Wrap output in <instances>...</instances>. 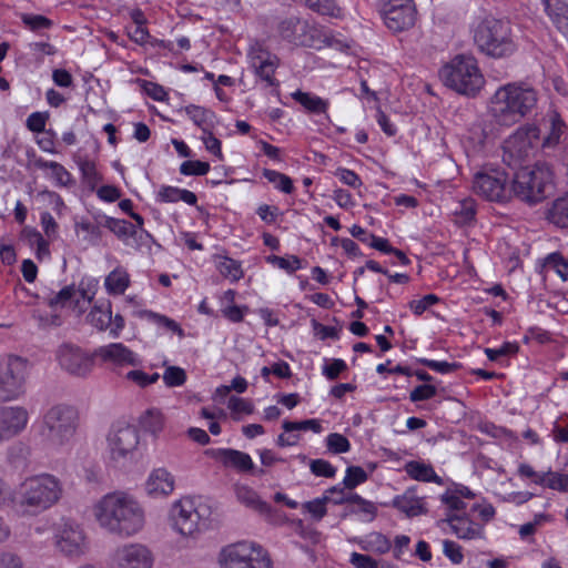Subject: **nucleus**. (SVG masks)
Instances as JSON below:
<instances>
[{
  "label": "nucleus",
  "instance_id": "f257e3e1",
  "mask_svg": "<svg viewBox=\"0 0 568 568\" xmlns=\"http://www.w3.org/2000/svg\"><path fill=\"white\" fill-rule=\"evenodd\" d=\"M539 92L531 84L514 81L499 87L490 97L488 113L499 125L511 126L537 108Z\"/></svg>",
  "mask_w": 568,
  "mask_h": 568
},
{
  "label": "nucleus",
  "instance_id": "f03ea898",
  "mask_svg": "<svg viewBox=\"0 0 568 568\" xmlns=\"http://www.w3.org/2000/svg\"><path fill=\"white\" fill-rule=\"evenodd\" d=\"M94 515L101 527L121 536H132L144 525L140 505L122 493L105 495L95 505Z\"/></svg>",
  "mask_w": 568,
  "mask_h": 568
},
{
  "label": "nucleus",
  "instance_id": "7ed1b4c3",
  "mask_svg": "<svg viewBox=\"0 0 568 568\" xmlns=\"http://www.w3.org/2000/svg\"><path fill=\"white\" fill-rule=\"evenodd\" d=\"M62 493V484L55 476L33 475L18 486L12 503L22 515L36 516L55 505Z\"/></svg>",
  "mask_w": 568,
  "mask_h": 568
},
{
  "label": "nucleus",
  "instance_id": "20e7f679",
  "mask_svg": "<svg viewBox=\"0 0 568 568\" xmlns=\"http://www.w3.org/2000/svg\"><path fill=\"white\" fill-rule=\"evenodd\" d=\"M474 43L483 54L493 59H507L518 49L508 20L485 18L474 30Z\"/></svg>",
  "mask_w": 568,
  "mask_h": 568
},
{
  "label": "nucleus",
  "instance_id": "39448f33",
  "mask_svg": "<svg viewBox=\"0 0 568 568\" xmlns=\"http://www.w3.org/2000/svg\"><path fill=\"white\" fill-rule=\"evenodd\" d=\"M443 83L459 94L475 97L484 87L485 79L473 57L457 55L439 71Z\"/></svg>",
  "mask_w": 568,
  "mask_h": 568
},
{
  "label": "nucleus",
  "instance_id": "423d86ee",
  "mask_svg": "<svg viewBox=\"0 0 568 568\" xmlns=\"http://www.w3.org/2000/svg\"><path fill=\"white\" fill-rule=\"evenodd\" d=\"M79 426L78 409L69 404H55L42 416L41 436L54 447L68 445Z\"/></svg>",
  "mask_w": 568,
  "mask_h": 568
},
{
  "label": "nucleus",
  "instance_id": "0eeeda50",
  "mask_svg": "<svg viewBox=\"0 0 568 568\" xmlns=\"http://www.w3.org/2000/svg\"><path fill=\"white\" fill-rule=\"evenodd\" d=\"M552 172L547 164L519 169L513 180L511 195L529 204L541 202L551 189Z\"/></svg>",
  "mask_w": 568,
  "mask_h": 568
},
{
  "label": "nucleus",
  "instance_id": "6e6552de",
  "mask_svg": "<svg viewBox=\"0 0 568 568\" xmlns=\"http://www.w3.org/2000/svg\"><path fill=\"white\" fill-rule=\"evenodd\" d=\"M211 508L204 501L184 497L175 501L170 510L173 528L183 536H194L210 524Z\"/></svg>",
  "mask_w": 568,
  "mask_h": 568
},
{
  "label": "nucleus",
  "instance_id": "1a4fd4ad",
  "mask_svg": "<svg viewBox=\"0 0 568 568\" xmlns=\"http://www.w3.org/2000/svg\"><path fill=\"white\" fill-rule=\"evenodd\" d=\"M222 568H272L268 552L253 541H237L224 546L219 554Z\"/></svg>",
  "mask_w": 568,
  "mask_h": 568
},
{
  "label": "nucleus",
  "instance_id": "9d476101",
  "mask_svg": "<svg viewBox=\"0 0 568 568\" xmlns=\"http://www.w3.org/2000/svg\"><path fill=\"white\" fill-rule=\"evenodd\" d=\"M30 373L27 358L17 355L0 357V402L17 400L26 394Z\"/></svg>",
  "mask_w": 568,
  "mask_h": 568
},
{
  "label": "nucleus",
  "instance_id": "9b49d317",
  "mask_svg": "<svg viewBox=\"0 0 568 568\" xmlns=\"http://www.w3.org/2000/svg\"><path fill=\"white\" fill-rule=\"evenodd\" d=\"M540 143V130L535 125L518 128L503 144V161L517 166L535 155Z\"/></svg>",
  "mask_w": 568,
  "mask_h": 568
},
{
  "label": "nucleus",
  "instance_id": "f8f14e48",
  "mask_svg": "<svg viewBox=\"0 0 568 568\" xmlns=\"http://www.w3.org/2000/svg\"><path fill=\"white\" fill-rule=\"evenodd\" d=\"M473 191L478 196L497 203H505L513 196L508 175L501 170L477 172L473 181Z\"/></svg>",
  "mask_w": 568,
  "mask_h": 568
},
{
  "label": "nucleus",
  "instance_id": "ddd939ff",
  "mask_svg": "<svg viewBox=\"0 0 568 568\" xmlns=\"http://www.w3.org/2000/svg\"><path fill=\"white\" fill-rule=\"evenodd\" d=\"M139 443V432L134 426L125 423L114 424L108 435L111 459L116 463L131 459Z\"/></svg>",
  "mask_w": 568,
  "mask_h": 568
},
{
  "label": "nucleus",
  "instance_id": "4468645a",
  "mask_svg": "<svg viewBox=\"0 0 568 568\" xmlns=\"http://www.w3.org/2000/svg\"><path fill=\"white\" fill-rule=\"evenodd\" d=\"M383 17L389 30L400 32L415 24L416 8L413 0H386Z\"/></svg>",
  "mask_w": 568,
  "mask_h": 568
},
{
  "label": "nucleus",
  "instance_id": "2eb2a0df",
  "mask_svg": "<svg viewBox=\"0 0 568 568\" xmlns=\"http://www.w3.org/2000/svg\"><path fill=\"white\" fill-rule=\"evenodd\" d=\"M58 549L69 557H79L85 551V538L80 526L73 521H62L55 534Z\"/></svg>",
  "mask_w": 568,
  "mask_h": 568
},
{
  "label": "nucleus",
  "instance_id": "dca6fc26",
  "mask_svg": "<svg viewBox=\"0 0 568 568\" xmlns=\"http://www.w3.org/2000/svg\"><path fill=\"white\" fill-rule=\"evenodd\" d=\"M29 412L23 406H0V445L24 432Z\"/></svg>",
  "mask_w": 568,
  "mask_h": 568
},
{
  "label": "nucleus",
  "instance_id": "f3484780",
  "mask_svg": "<svg viewBox=\"0 0 568 568\" xmlns=\"http://www.w3.org/2000/svg\"><path fill=\"white\" fill-rule=\"evenodd\" d=\"M60 366L71 375L85 376L93 367L95 356L88 355L80 347L64 344L57 354Z\"/></svg>",
  "mask_w": 568,
  "mask_h": 568
},
{
  "label": "nucleus",
  "instance_id": "a211bd4d",
  "mask_svg": "<svg viewBox=\"0 0 568 568\" xmlns=\"http://www.w3.org/2000/svg\"><path fill=\"white\" fill-rule=\"evenodd\" d=\"M278 36L295 45H311L313 42V29L308 21L298 17H288L280 21Z\"/></svg>",
  "mask_w": 568,
  "mask_h": 568
},
{
  "label": "nucleus",
  "instance_id": "6ab92c4d",
  "mask_svg": "<svg viewBox=\"0 0 568 568\" xmlns=\"http://www.w3.org/2000/svg\"><path fill=\"white\" fill-rule=\"evenodd\" d=\"M114 562L118 568H151L153 557L145 546L131 544L115 551Z\"/></svg>",
  "mask_w": 568,
  "mask_h": 568
},
{
  "label": "nucleus",
  "instance_id": "aec40b11",
  "mask_svg": "<svg viewBox=\"0 0 568 568\" xmlns=\"http://www.w3.org/2000/svg\"><path fill=\"white\" fill-rule=\"evenodd\" d=\"M251 64L255 70V74L268 87H277L278 81L274 74L278 67V58L263 50L262 48L254 49L251 53Z\"/></svg>",
  "mask_w": 568,
  "mask_h": 568
},
{
  "label": "nucleus",
  "instance_id": "412c9836",
  "mask_svg": "<svg viewBox=\"0 0 568 568\" xmlns=\"http://www.w3.org/2000/svg\"><path fill=\"white\" fill-rule=\"evenodd\" d=\"M93 356L100 358L103 363L115 366H136L140 363L138 356L122 343L100 346L94 351Z\"/></svg>",
  "mask_w": 568,
  "mask_h": 568
},
{
  "label": "nucleus",
  "instance_id": "4be33fe9",
  "mask_svg": "<svg viewBox=\"0 0 568 568\" xmlns=\"http://www.w3.org/2000/svg\"><path fill=\"white\" fill-rule=\"evenodd\" d=\"M443 523H447L452 531L459 539L470 540L483 537V527L466 516L447 515V518L440 520L438 524L440 525Z\"/></svg>",
  "mask_w": 568,
  "mask_h": 568
},
{
  "label": "nucleus",
  "instance_id": "5701e85b",
  "mask_svg": "<svg viewBox=\"0 0 568 568\" xmlns=\"http://www.w3.org/2000/svg\"><path fill=\"white\" fill-rule=\"evenodd\" d=\"M541 3L556 29L568 37V3L564 0H541Z\"/></svg>",
  "mask_w": 568,
  "mask_h": 568
},
{
  "label": "nucleus",
  "instance_id": "b1692460",
  "mask_svg": "<svg viewBox=\"0 0 568 568\" xmlns=\"http://www.w3.org/2000/svg\"><path fill=\"white\" fill-rule=\"evenodd\" d=\"M149 495H169L174 489V477L165 468L152 470L145 484Z\"/></svg>",
  "mask_w": 568,
  "mask_h": 568
},
{
  "label": "nucleus",
  "instance_id": "393cba45",
  "mask_svg": "<svg viewBox=\"0 0 568 568\" xmlns=\"http://www.w3.org/2000/svg\"><path fill=\"white\" fill-rule=\"evenodd\" d=\"M83 300V302H87L88 304L92 301V296L88 294L87 291L81 290L77 291L73 285H69L63 287L58 294H55L53 297L49 298L48 304L51 307L55 306H72L74 308L79 307V312L82 313L83 310L80 307V298Z\"/></svg>",
  "mask_w": 568,
  "mask_h": 568
},
{
  "label": "nucleus",
  "instance_id": "a878e982",
  "mask_svg": "<svg viewBox=\"0 0 568 568\" xmlns=\"http://www.w3.org/2000/svg\"><path fill=\"white\" fill-rule=\"evenodd\" d=\"M214 456L221 460L224 466L234 467L240 471H251L254 468L250 455L240 450L222 448L214 452Z\"/></svg>",
  "mask_w": 568,
  "mask_h": 568
},
{
  "label": "nucleus",
  "instance_id": "bb28decb",
  "mask_svg": "<svg viewBox=\"0 0 568 568\" xmlns=\"http://www.w3.org/2000/svg\"><path fill=\"white\" fill-rule=\"evenodd\" d=\"M393 506L408 517L426 513L423 498L417 497L414 489H407L403 495L396 496L393 499Z\"/></svg>",
  "mask_w": 568,
  "mask_h": 568
},
{
  "label": "nucleus",
  "instance_id": "cd10ccee",
  "mask_svg": "<svg viewBox=\"0 0 568 568\" xmlns=\"http://www.w3.org/2000/svg\"><path fill=\"white\" fill-rule=\"evenodd\" d=\"M158 201L163 203L183 201L189 205H195L197 197L193 192L189 190L164 185L158 192Z\"/></svg>",
  "mask_w": 568,
  "mask_h": 568
},
{
  "label": "nucleus",
  "instance_id": "c85d7f7f",
  "mask_svg": "<svg viewBox=\"0 0 568 568\" xmlns=\"http://www.w3.org/2000/svg\"><path fill=\"white\" fill-rule=\"evenodd\" d=\"M33 165L39 170H51V175L59 186H69L73 184V179L68 170L55 161H45L42 158H38L33 161Z\"/></svg>",
  "mask_w": 568,
  "mask_h": 568
},
{
  "label": "nucleus",
  "instance_id": "c756f323",
  "mask_svg": "<svg viewBox=\"0 0 568 568\" xmlns=\"http://www.w3.org/2000/svg\"><path fill=\"white\" fill-rule=\"evenodd\" d=\"M548 116L550 123L549 132L539 143L544 150L554 149L558 145L566 130V124L558 112L554 111Z\"/></svg>",
  "mask_w": 568,
  "mask_h": 568
},
{
  "label": "nucleus",
  "instance_id": "7c9ffc66",
  "mask_svg": "<svg viewBox=\"0 0 568 568\" xmlns=\"http://www.w3.org/2000/svg\"><path fill=\"white\" fill-rule=\"evenodd\" d=\"M405 471L415 480L442 484V478L435 473L430 465L420 462H408Z\"/></svg>",
  "mask_w": 568,
  "mask_h": 568
},
{
  "label": "nucleus",
  "instance_id": "2f4dec72",
  "mask_svg": "<svg viewBox=\"0 0 568 568\" xmlns=\"http://www.w3.org/2000/svg\"><path fill=\"white\" fill-rule=\"evenodd\" d=\"M237 499L245 506L258 511L261 515H270L272 511L271 506L263 501L257 493L247 486H242L236 489Z\"/></svg>",
  "mask_w": 568,
  "mask_h": 568
},
{
  "label": "nucleus",
  "instance_id": "473e14b6",
  "mask_svg": "<svg viewBox=\"0 0 568 568\" xmlns=\"http://www.w3.org/2000/svg\"><path fill=\"white\" fill-rule=\"evenodd\" d=\"M292 98L311 113H325L328 106V102L326 100L301 90L293 92Z\"/></svg>",
  "mask_w": 568,
  "mask_h": 568
},
{
  "label": "nucleus",
  "instance_id": "72a5a7b5",
  "mask_svg": "<svg viewBox=\"0 0 568 568\" xmlns=\"http://www.w3.org/2000/svg\"><path fill=\"white\" fill-rule=\"evenodd\" d=\"M185 112L193 121V123L197 125L203 132H209V130H212L215 119L214 112L193 104L186 106Z\"/></svg>",
  "mask_w": 568,
  "mask_h": 568
},
{
  "label": "nucleus",
  "instance_id": "f704fd0d",
  "mask_svg": "<svg viewBox=\"0 0 568 568\" xmlns=\"http://www.w3.org/2000/svg\"><path fill=\"white\" fill-rule=\"evenodd\" d=\"M111 303L106 301L93 306L88 315V321L99 331H105L111 325Z\"/></svg>",
  "mask_w": 568,
  "mask_h": 568
},
{
  "label": "nucleus",
  "instance_id": "c9c22d12",
  "mask_svg": "<svg viewBox=\"0 0 568 568\" xmlns=\"http://www.w3.org/2000/svg\"><path fill=\"white\" fill-rule=\"evenodd\" d=\"M139 424L144 432L158 435L164 427V417L159 409L149 408L140 416Z\"/></svg>",
  "mask_w": 568,
  "mask_h": 568
},
{
  "label": "nucleus",
  "instance_id": "e433bc0d",
  "mask_svg": "<svg viewBox=\"0 0 568 568\" xmlns=\"http://www.w3.org/2000/svg\"><path fill=\"white\" fill-rule=\"evenodd\" d=\"M130 284L129 274L123 268L113 270L104 281L106 291L110 294L121 295Z\"/></svg>",
  "mask_w": 568,
  "mask_h": 568
},
{
  "label": "nucleus",
  "instance_id": "4c0bfd02",
  "mask_svg": "<svg viewBox=\"0 0 568 568\" xmlns=\"http://www.w3.org/2000/svg\"><path fill=\"white\" fill-rule=\"evenodd\" d=\"M103 225L121 240L133 237L136 234L135 226L125 220L105 216Z\"/></svg>",
  "mask_w": 568,
  "mask_h": 568
},
{
  "label": "nucleus",
  "instance_id": "58836bf2",
  "mask_svg": "<svg viewBox=\"0 0 568 568\" xmlns=\"http://www.w3.org/2000/svg\"><path fill=\"white\" fill-rule=\"evenodd\" d=\"M74 229L78 234L80 232H82L84 234L83 241L87 242L88 244H90V245L99 244L101 236H102V232H101L99 224H94V223L90 222L89 220L82 219L74 223Z\"/></svg>",
  "mask_w": 568,
  "mask_h": 568
},
{
  "label": "nucleus",
  "instance_id": "ea45409f",
  "mask_svg": "<svg viewBox=\"0 0 568 568\" xmlns=\"http://www.w3.org/2000/svg\"><path fill=\"white\" fill-rule=\"evenodd\" d=\"M556 272L564 281L568 278V263L559 253H551L545 257L540 273Z\"/></svg>",
  "mask_w": 568,
  "mask_h": 568
},
{
  "label": "nucleus",
  "instance_id": "a19ab883",
  "mask_svg": "<svg viewBox=\"0 0 568 568\" xmlns=\"http://www.w3.org/2000/svg\"><path fill=\"white\" fill-rule=\"evenodd\" d=\"M216 267L221 275L231 278L233 282L239 281L243 276L241 264L231 257L220 256Z\"/></svg>",
  "mask_w": 568,
  "mask_h": 568
},
{
  "label": "nucleus",
  "instance_id": "79ce46f5",
  "mask_svg": "<svg viewBox=\"0 0 568 568\" xmlns=\"http://www.w3.org/2000/svg\"><path fill=\"white\" fill-rule=\"evenodd\" d=\"M549 220L559 227H568V197L557 199L549 211Z\"/></svg>",
  "mask_w": 568,
  "mask_h": 568
},
{
  "label": "nucleus",
  "instance_id": "37998d69",
  "mask_svg": "<svg viewBox=\"0 0 568 568\" xmlns=\"http://www.w3.org/2000/svg\"><path fill=\"white\" fill-rule=\"evenodd\" d=\"M390 541L381 532H372L364 540L363 549L376 554H386L389 551Z\"/></svg>",
  "mask_w": 568,
  "mask_h": 568
},
{
  "label": "nucleus",
  "instance_id": "c03bdc74",
  "mask_svg": "<svg viewBox=\"0 0 568 568\" xmlns=\"http://www.w3.org/2000/svg\"><path fill=\"white\" fill-rule=\"evenodd\" d=\"M536 484L555 490L568 493V474L548 471L545 477L536 479Z\"/></svg>",
  "mask_w": 568,
  "mask_h": 568
},
{
  "label": "nucleus",
  "instance_id": "a18cd8bd",
  "mask_svg": "<svg viewBox=\"0 0 568 568\" xmlns=\"http://www.w3.org/2000/svg\"><path fill=\"white\" fill-rule=\"evenodd\" d=\"M263 176L270 182L275 185V187L286 194H290L293 192V181L290 176H287L284 173L264 169L263 170Z\"/></svg>",
  "mask_w": 568,
  "mask_h": 568
},
{
  "label": "nucleus",
  "instance_id": "49530a36",
  "mask_svg": "<svg viewBox=\"0 0 568 568\" xmlns=\"http://www.w3.org/2000/svg\"><path fill=\"white\" fill-rule=\"evenodd\" d=\"M457 217V222L460 224H467L475 219V201L473 199H465L460 201L454 211Z\"/></svg>",
  "mask_w": 568,
  "mask_h": 568
},
{
  "label": "nucleus",
  "instance_id": "de8ad7c7",
  "mask_svg": "<svg viewBox=\"0 0 568 568\" xmlns=\"http://www.w3.org/2000/svg\"><path fill=\"white\" fill-rule=\"evenodd\" d=\"M282 427L285 433H293L297 430H312L314 433L322 432V425L317 419H305L301 422L284 420Z\"/></svg>",
  "mask_w": 568,
  "mask_h": 568
},
{
  "label": "nucleus",
  "instance_id": "09e8293b",
  "mask_svg": "<svg viewBox=\"0 0 568 568\" xmlns=\"http://www.w3.org/2000/svg\"><path fill=\"white\" fill-rule=\"evenodd\" d=\"M332 498L327 495L322 498H315L313 500L306 501L302 505L303 509L312 515L315 520H321L327 513L326 503Z\"/></svg>",
  "mask_w": 568,
  "mask_h": 568
},
{
  "label": "nucleus",
  "instance_id": "8fccbe9b",
  "mask_svg": "<svg viewBox=\"0 0 568 568\" xmlns=\"http://www.w3.org/2000/svg\"><path fill=\"white\" fill-rule=\"evenodd\" d=\"M367 480L366 471L359 466H349L346 469V475L343 480V485L347 489H354L358 485Z\"/></svg>",
  "mask_w": 568,
  "mask_h": 568
},
{
  "label": "nucleus",
  "instance_id": "3c124183",
  "mask_svg": "<svg viewBox=\"0 0 568 568\" xmlns=\"http://www.w3.org/2000/svg\"><path fill=\"white\" fill-rule=\"evenodd\" d=\"M162 378L168 387H178L186 382V373L179 366H168Z\"/></svg>",
  "mask_w": 568,
  "mask_h": 568
},
{
  "label": "nucleus",
  "instance_id": "603ef678",
  "mask_svg": "<svg viewBox=\"0 0 568 568\" xmlns=\"http://www.w3.org/2000/svg\"><path fill=\"white\" fill-rule=\"evenodd\" d=\"M326 447L333 454H343L351 449V443L344 435L332 433L326 437Z\"/></svg>",
  "mask_w": 568,
  "mask_h": 568
},
{
  "label": "nucleus",
  "instance_id": "864d4df0",
  "mask_svg": "<svg viewBox=\"0 0 568 568\" xmlns=\"http://www.w3.org/2000/svg\"><path fill=\"white\" fill-rule=\"evenodd\" d=\"M20 18L23 24L32 31L50 29L53 24L50 19L41 14L22 13Z\"/></svg>",
  "mask_w": 568,
  "mask_h": 568
},
{
  "label": "nucleus",
  "instance_id": "5fc2aeb1",
  "mask_svg": "<svg viewBox=\"0 0 568 568\" xmlns=\"http://www.w3.org/2000/svg\"><path fill=\"white\" fill-rule=\"evenodd\" d=\"M266 261L288 273H293L296 270L301 268V260L295 255H291L287 257L270 255L266 257Z\"/></svg>",
  "mask_w": 568,
  "mask_h": 568
},
{
  "label": "nucleus",
  "instance_id": "6e6d98bb",
  "mask_svg": "<svg viewBox=\"0 0 568 568\" xmlns=\"http://www.w3.org/2000/svg\"><path fill=\"white\" fill-rule=\"evenodd\" d=\"M418 362L420 364H423L424 366L428 367L429 369L435 371L440 374H449V373L456 372L462 366L459 363H456V362L448 363L445 361H434V359H427V358H420V359H418Z\"/></svg>",
  "mask_w": 568,
  "mask_h": 568
},
{
  "label": "nucleus",
  "instance_id": "4d7b16f0",
  "mask_svg": "<svg viewBox=\"0 0 568 568\" xmlns=\"http://www.w3.org/2000/svg\"><path fill=\"white\" fill-rule=\"evenodd\" d=\"M145 315L158 326L164 327L173 333H178L180 336H183V329L174 320L154 312H146Z\"/></svg>",
  "mask_w": 568,
  "mask_h": 568
},
{
  "label": "nucleus",
  "instance_id": "13d9d810",
  "mask_svg": "<svg viewBox=\"0 0 568 568\" xmlns=\"http://www.w3.org/2000/svg\"><path fill=\"white\" fill-rule=\"evenodd\" d=\"M210 171V164L199 160L184 161L180 166V172L183 175H205Z\"/></svg>",
  "mask_w": 568,
  "mask_h": 568
},
{
  "label": "nucleus",
  "instance_id": "bf43d9fd",
  "mask_svg": "<svg viewBox=\"0 0 568 568\" xmlns=\"http://www.w3.org/2000/svg\"><path fill=\"white\" fill-rule=\"evenodd\" d=\"M310 468L318 477L333 478L336 474V468L325 459L311 460Z\"/></svg>",
  "mask_w": 568,
  "mask_h": 568
},
{
  "label": "nucleus",
  "instance_id": "052dcab7",
  "mask_svg": "<svg viewBox=\"0 0 568 568\" xmlns=\"http://www.w3.org/2000/svg\"><path fill=\"white\" fill-rule=\"evenodd\" d=\"M518 348L516 343L506 342L498 348H485V354L489 361L495 362L500 357L516 354Z\"/></svg>",
  "mask_w": 568,
  "mask_h": 568
},
{
  "label": "nucleus",
  "instance_id": "680f3d73",
  "mask_svg": "<svg viewBox=\"0 0 568 568\" xmlns=\"http://www.w3.org/2000/svg\"><path fill=\"white\" fill-rule=\"evenodd\" d=\"M443 552L454 565H459L464 560L462 547L453 540L443 541Z\"/></svg>",
  "mask_w": 568,
  "mask_h": 568
},
{
  "label": "nucleus",
  "instance_id": "e2e57ef3",
  "mask_svg": "<svg viewBox=\"0 0 568 568\" xmlns=\"http://www.w3.org/2000/svg\"><path fill=\"white\" fill-rule=\"evenodd\" d=\"M126 378L129 381H132L133 383H135L136 385H139L141 387H145L148 385H151V384H154L155 382H158L160 378V375L158 373H153V374L149 375V374L144 373L143 371L135 369V371H130L126 374Z\"/></svg>",
  "mask_w": 568,
  "mask_h": 568
},
{
  "label": "nucleus",
  "instance_id": "0e129e2a",
  "mask_svg": "<svg viewBox=\"0 0 568 568\" xmlns=\"http://www.w3.org/2000/svg\"><path fill=\"white\" fill-rule=\"evenodd\" d=\"M227 407L233 414L250 415L254 412V406L250 400L236 396L229 398Z\"/></svg>",
  "mask_w": 568,
  "mask_h": 568
},
{
  "label": "nucleus",
  "instance_id": "69168bd1",
  "mask_svg": "<svg viewBox=\"0 0 568 568\" xmlns=\"http://www.w3.org/2000/svg\"><path fill=\"white\" fill-rule=\"evenodd\" d=\"M439 302V297L435 294L425 295L420 300L409 302V308L415 315H422L428 307Z\"/></svg>",
  "mask_w": 568,
  "mask_h": 568
},
{
  "label": "nucleus",
  "instance_id": "338daca9",
  "mask_svg": "<svg viewBox=\"0 0 568 568\" xmlns=\"http://www.w3.org/2000/svg\"><path fill=\"white\" fill-rule=\"evenodd\" d=\"M437 393V389L434 385L430 384H423L415 387L410 394L409 399L412 402H420V400H427L432 397H434Z\"/></svg>",
  "mask_w": 568,
  "mask_h": 568
},
{
  "label": "nucleus",
  "instance_id": "774afa93",
  "mask_svg": "<svg viewBox=\"0 0 568 568\" xmlns=\"http://www.w3.org/2000/svg\"><path fill=\"white\" fill-rule=\"evenodd\" d=\"M351 564L356 568H379V562L371 556L353 552L351 555Z\"/></svg>",
  "mask_w": 568,
  "mask_h": 568
}]
</instances>
